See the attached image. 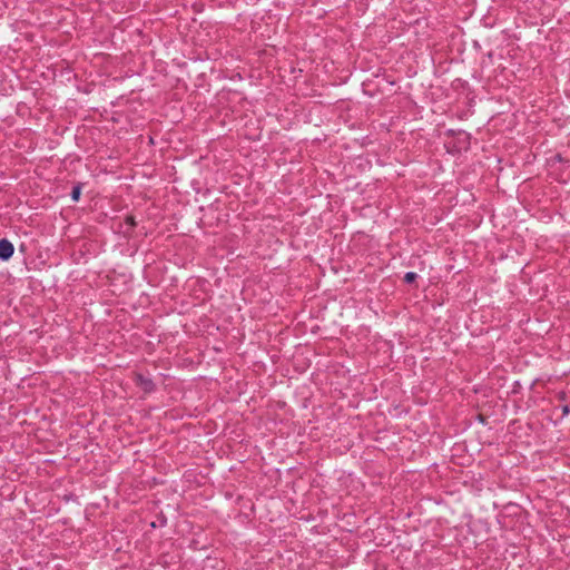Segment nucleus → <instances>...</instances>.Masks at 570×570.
<instances>
[{
  "mask_svg": "<svg viewBox=\"0 0 570 570\" xmlns=\"http://www.w3.org/2000/svg\"><path fill=\"white\" fill-rule=\"evenodd\" d=\"M80 197V187L79 186H76L73 187L72 191H71V198L72 200L77 202Z\"/></svg>",
  "mask_w": 570,
  "mask_h": 570,
  "instance_id": "5",
  "label": "nucleus"
},
{
  "mask_svg": "<svg viewBox=\"0 0 570 570\" xmlns=\"http://www.w3.org/2000/svg\"><path fill=\"white\" fill-rule=\"evenodd\" d=\"M134 226V217L129 215L125 217V226H122L119 217L111 218L109 224L110 229H112L115 233H121L124 235H128L132 230Z\"/></svg>",
  "mask_w": 570,
  "mask_h": 570,
  "instance_id": "1",
  "label": "nucleus"
},
{
  "mask_svg": "<svg viewBox=\"0 0 570 570\" xmlns=\"http://www.w3.org/2000/svg\"><path fill=\"white\" fill-rule=\"evenodd\" d=\"M569 412H570V411H569V407H568L567 405L562 407V415H563V416H564V415H568V414H569Z\"/></svg>",
  "mask_w": 570,
  "mask_h": 570,
  "instance_id": "6",
  "label": "nucleus"
},
{
  "mask_svg": "<svg viewBox=\"0 0 570 570\" xmlns=\"http://www.w3.org/2000/svg\"><path fill=\"white\" fill-rule=\"evenodd\" d=\"M417 277V274L414 273V272H407L405 275H404V282L410 284V283H413Z\"/></svg>",
  "mask_w": 570,
  "mask_h": 570,
  "instance_id": "4",
  "label": "nucleus"
},
{
  "mask_svg": "<svg viewBox=\"0 0 570 570\" xmlns=\"http://www.w3.org/2000/svg\"><path fill=\"white\" fill-rule=\"evenodd\" d=\"M13 255V245L7 240H0V258L3 261L9 259Z\"/></svg>",
  "mask_w": 570,
  "mask_h": 570,
  "instance_id": "3",
  "label": "nucleus"
},
{
  "mask_svg": "<svg viewBox=\"0 0 570 570\" xmlns=\"http://www.w3.org/2000/svg\"><path fill=\"white\" fill-rule=\"evenodd\" d=\"M135 383L145 392L151 393L155 390V383L151 379L142 374H135Z\"/></svg>",
  "mask_w": 570,
  "mask_h": 570,
  "instance_id": "2",
  "label": "nucleus"
}]
</instances>
